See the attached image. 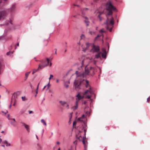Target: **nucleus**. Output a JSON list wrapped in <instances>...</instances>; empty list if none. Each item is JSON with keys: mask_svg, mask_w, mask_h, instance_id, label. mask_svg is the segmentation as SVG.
Listing matches in <instances>:
<instances>
[{"mask_svg": "<svg viewBox=\"0 0 150 150\" xmlns=\"http://www.w3.org/2000/svg\"><path fill=\"white\" fill-rule=\"evenodd\" d=\"M86 23V25L87 26H88L89 25V22L88 21H84Z\"/></svg>", "mask_w": 150, "mask_h": 150, "instance_id": "obj_28", "label": "nucleus"}, {"mask_svg": "<svg viewBox=\"0 0 150 150\" xmlns=\"http://www.w3.org/2000/svg\"><path fill=\"white\" fill-rule=\"evenodd\" d=\"M78 101L76 99V102L75 105H74L72 108V109L73 110H75L78 107Z\"/></svg>", "mask_w": 150, "mask_h": 150, "instance_id": "obj_11", "label": "nucleus"}, {"mask_svg": "<svg viewBox=\"0 0 150 150\" xmlns=\"http://www.w3.org/2000/svg\"><path fill=\"white\" fill-rule=\"evenodd\" d=\"M20 123L22 124V126H24V127L26 125L25 123H24V122H21Z\"/></svg>", "mask_w": 150, "mask_h": 150, "instance_id": "obj_32", "label": "nucleus"}, {"mask_svg": "<svg viewBox=\"0 0 150 150\" xmlns=\"http://www.w3.org/2000/svg\"><path fill=\"white\" fill-rule=\"evenodd\" d=\"M11 53L12 54L13 53V52H7L6 53V55H9Z\"/></svg>", "mask_w": 150, "mask_h": 150, "instance_id": "obj_35", "label": "nucleus"}, {"mask_svg": "<svg viewBox=\"0 0 150 150\" xmlns=\"http://www.w3.org/2000/svg\"><path fill=\"white\" fill-rule=\"evenodd\" d=\"M51 65H52V63H51V62H50V66H51Z\"/></svg>", "mask_w": 150, "mask_h": 150, "instance_id": "obj_62", "label": "nucleus"}, {"mask_svg": "<svg viewBox=\"0 0 150 150\" xmlns=\"http://www.w3.org/2000/svg\"><path fill=\"white\" fill-rule=\"evenodd\" d=\"M91 87H90L89 89L87 90L85 92L84 94H88L89 92L91 94L92 93V92L91 91Z\"/></svg>", "mask_w": 150, "mask_h": 150, "instance_id": "obj_13", "label": "nucleus"}, {"mask_svg": "<svg viewBox=\"0 0 150 150\" xmlns=\"http://www.w3.org/2000/svg\"><path fill=\"white\" fill-rule=\"evenodd\" d=\"M7 112H8V111H6V112L4 113V114H6L7 113Z\"/></svg>", "mask_w": 150, "mask_h": 150, "instance_id": "obj_63", "label": "nucleus"}, {"mask_svg": "<svg viewBox=\"0 0 150 150\" xmlns=\"http://www.w3.org/2000/svg\"><path fill=\"white\" fill-rule=\"evenodd\" d=\"M39 86H38L37 85V88L36 89L37 90H38V88H39Z\"/></svg>", "mask_w": 150, "mask_h": 150, "instance_id": "obj_52", "label": "nucleus"}, {"mask_svg": "<svg viewBox=\"0 0 150 150\" xmlns=\"http://www.w3.org/2000/svg\"><path fill=\"white\" fill-rule=\"evenodd\" d=\"M46 86H47V90L50 87V85L49 82L48 83V84H47V85H46Z\"/></svg>", "mask_w": 150, "mask_h": 150, "instance_id": "obj_31", "label": "nucleus"}, {"mask_svg": "<svg viewBox=\"0 0 150 150\" xmlns=\"http://www.w3.org/2000/svg\"><path fill=\"white\" fill-rule=\"evenodd\" d=\"M98 16L99 18V20L100 21H101L103 19V17H101L100 16Z\"/></svg>", "mask_w": 150, "mask_h": 150, "instance_id": "obj_29", "label": "nucleus"}, {"mask_svg": "<svg viewBox=\"0 0 150 150\" xmlns=\"http://www.w3.org/2000/svg\"><path fill=\"white\" fill-rule=\"evenodd\" d=\"M25 127V129H26L27 131L29 132V126L28 125H26L25 126H24Z\"/></svg>", "mask_w": 150, "mask_h": 150, "instance_id": "obj_23", "label": "nucleus"}, {"mask_svg": "<svg viewBox=\"0 0 150 150\" xmlns=\"http://www.w3.org/2000/svg\"><path fill=\"white\" fill-rule=\"evenodd\" d=\"M81 118H79L78 119V120H79V121H81Z\"/></svg>", "mask_w": 150, "mask_h": 150, "instance_id": "obj_59", "label": "nucleus"}, {"mask_svg": "<svg viewBox=\"0 0 150 150\" xmlns=\"http://www.w3.org/2000/svg\"><path fill=\"white\" fill-rule=\"evenodd\" d=\"M6 15V13L5 11H0V20L1 19H4Z\"/></svg>", "mask_w": 150, "mask_h": 150, "instance_id": "obj_8", "label": "nucleus"}, {"mask_svg": "<svg viewBox=\"0 0 150 150\" xmlns=\"http://www.w3.org/2000/svg\"><path fill=\"white\" fill-rule=\"evenodd\" d=\"M72 113H72H72H71L70 114V115L71 116H70V119H71V117H72Z\"/></svg>", "mask_w": 150, "mask_h": 150, "instance_id": "obj_44", "label": "nucleus"}, {"mask_svg": "<svg viewBox=\"0 0 150 150\" xmlns=\"http://www.w3.org/2000/svg\"><path fill=\"white\" fill-rule=\"evenodd\" d=\"M106 10L108 11V12L106 15L107 19L106 20V22L104 23V24L106 25V28L110 32L112 31V25L114 24L113 21V18L111 17L109 19L108 16L109 15H111L112 13V11H117V9L115 7H114L112 4L111 2L109 1L106 4Z\"/></svg>", "mask_w": 150, "mask_h": 150, "instance_id": "obj_1", "label": "nucleus"}, {"mask_svg": "<svg viewBox=\"0 0 150 150\" xmlns=\"http://www.w3.org/2000/svg\"><path fill=\"white\" fill-rule=\"evenodd\" d=\"M30 87L31 88H32V85L31 83H30Z\"/></svg>", "mask_w": 150, "mask_h": 150, "instance_id": "obj_50", "label": "nucleus"}, {"mask_svg": "<svg viewBox=\"0 0 150 150\" xmlns=\"http://www.w3.org/2000/svg\"><path fill=\"white\" fill-rule=\"evenodd\" d=\"M9 117V114H8V116H7V118H8V119L9 120H11V119Z\"/></svg>", "mask_w": 150, "mask_h": 150, "instance_id": "obj_45", "label": "nucleus"}, {"mask_svg": "<svg viewBox=\"0 0 150 150\" xmlns=\"http://www.w3.org/2000/svg\"><path fill=\"white\" fill-rule=\"evenodd\" d=\"M69 105L68 104H67V105H66V107L67 108H69Z\"/></svg>", "mask_w": 150, "mask_h": 150, "instance_id": "obj_49", "label": "nucleus"}, {"mask_svg": "<svg viewBox=\"0 0 150 150\" xmlns=\"http://www.w3.org/2000/svg\"><path fill=\"white\" fill-rule=\"evenodd\" d=\"M147 101L148 103L150 101V97H149L147 98Z\"/></svg>", "mask_w": 150, "mask_h": 150, "instance_id": "obj_40", "label": "nucleus"}, {"mask_svg": "<svg viewBox=\"0 0 150 150\" xmlns=\"http://www.w3.org/2000/svg\"><path fill=\"white\" fill-rule=\"evenodd\" d=\"M53 77V76L52 75V74H50V77H51V78L52 77Z\"/></svg>", "mask_w": 150, "mask_h": 150, "instance_id": "obj_53", "label": "nucleus"}, {"mask_svg": "<svg viewBox=\"0 0 150 150\" xmlns=\"http://www.w3.org/2000/svg\"><path fill=\"white\" fill-rule=\"evenodd\" d=\"M106 52L105 51L102 54V56L103 58H105L106 57Z\"/></svg>", "mask_w": 150, "mask_h": 150, "instance_id": "obj_21", "label": "nucleus"}, {"mask_svg": "<svg viewBox=\"0 0 150 150\" xmlns=\"http://www.w3.org/2000/svg\"><path fill=\"white\" fill-rule=\"evenodd\" d=\"M76 97L77 98L76 99L78 101L80 100L81 99L83 98V97H82L78 93L77 96H76Z\"/></svg>", "mask_w": 150, "mask_h": 150, "instance_id": "obj_15", "label": "nucleus"}, {"mask_svg": "<svg viewBox=\"0 0 150 150\" xmlns=\"http://www.w3.org/2000/svg\"><path fill=\"white\" fill-rule=\"evenodd\" d=\"M87 101H84L83 103L86 106L85 108H86L87 107L88 108V105L87 104Z\"/></svg>", "mask_w": 150, "mask_h": 150, "instance_id": "obj_24", "label": "nucleus"}, {"mask_svg": "<svg viewBox=\"0 0 150 150\" xmlns=\"http://www.w3.org/2000/svg\"><path fill=\"white\" fill-rule=\"evenodd\" d=\"M85 81H86V84L85 85L86 86V88H87L88 87V86H90V85L89 84V81L88 80H85Z\"/></svg>", "mask_w": 150, "mask_h": 150, "instance_id": "obj_22", "label": "nucleus"}, {"mask_svg": "<svg viewBox=\"0 0 150 150\" xmlns=\"http://www.w3.org/2000/svg\"><path fill=\"white\" fill-rule=\"evenodd\" d=\"M90 71L89 69L87 68V66L85 67V71L84 72L82 73V78H84L86 77L87 75H88Z\"/></svg>", "mask_w": 150, "mask_h": 150, "instance_id": "obj_5", "label": "nucleus"}, {"mask_svg": "<svg viewBox=\"0 0 150 150\" xmlns=\"http://www.w3.org/2000/svg\"><path fill=\"white\" fill-rule=\"evenodd\" d=\"M28 112H29V114H30L32 113V111L29 110V111H28Z\"/></svg>", "mask_w": 150, "mask_h": 150, "instance_id": "obj_47", "label": "nucleus"}, {"mask_svg": "<svg viewBox=\"0 0 150 150\" xmlns=\"http://www.w3.org/2000/svg\"><path fill=\"white\" fill-rule=\"evenodd\" d=\"M84 79L81 78H77L74 82V85L75 88L79 89L80 88V86L83 82L84 81Z\"/></svg>", "mask_w": 150, "mask_h": 150, "instance_id": "obj_3", "label": "nucleus"}, {"mask_svg": "<svg viewBox=\"0 0 150 150\" xmlns=\"http://www.w3.org/2000/svg\"><path fill=\"white\" fill-rule=\"evenodd\" d=\"M45 41L46 42V44H44V45L45 46H47V44H48V41L47 40H45Z\"/></svg>", "mask_w": 150, "mask_h": 150, "instance_id": "obj_39", "label": "nucleus"}, {"mask_svg": "<svg viewBox=\"0 0 150 150\" xmlns=\"http://www.w3.org/2000/svg\"><path fill=\"white\" fill-rule=\"evenodd\" d=\"M56 82L57 83H58L59 82V80L58 79H57L56 80Z\"/></svg>", "mask_w": 150, "mask_h": 150, "instance_id": "obj_55", "label": "nucleus"}, {"mask_svg": "<svg viewBox=\"0 0 150 150\" xmlns=\"http://www.w3.org/2000/svg\"><path fill=\"white\" fill-rule=\"evenodd\" d=\"M22 100L23 101H24L25 100V97H22Z\"/></svg>", "mask_w": 150, "mask_h": 150, "instance_id": "obj_43", "label": "nucleus"}, {"mask_svg": "<svg viewBox=\"0 0 150 150\" xmlns=\"http://www.w3.org/2000/svg\"><path fill=\"white\" fill-rule=\"evenodd\" d=\"M38 90H37L36 89V94H37L38 93Z\"/></svg>", "mask_w": 150, "mask_h": 150, "instance_id": "obj_54", "label": "nucleus"}, {"mask_svg": "<svg viewBox=\"0 0 150 150\" xmlns=\"http://www.w3.org/2000/svg\"><path fill=\"white\" fill-rule=\"evenodd\" d=\"M47 64L44 65L43 66H42V64H39L38 65V67L37 69H34L33 70L32 72V74H34L38 70H40L41 69H43L44 67L47 66L48 65L49 63V60L48 58L47 59Z\"/></svg>", "mask_w": 150, "mask_h": 150, "instance_id": "obj_4", "label": "nucleus"}, {"mask_svg": "<svg viewBox=\"0 0 150 150\" xmlns=\"http://www.w3.org/2000/svg\"><path fill=\"white\" fill-rule=\"evenodd\" d=\"M100 50L99 47L98 45H93L92 51L93 52H98Z\"/></svg>", "mask_w": 150, "mask_h": 150, "instance_id": "obj_7", "label": "nucleus"}, {"mask_svg": "<svg viewBox=\"0 0 150 150\" xmlns=\"http://www.w3.org/2000/svg\"><path fill=\"white\" fill-rule=\"evenodd\" d=\"M16 5L15 4H12L11 7L7 9L8 12L11 13H12L15 12L16 10Z\"/></svg>", "mask_w": 150, "mask_h": 150, "instance_id": "obj_6", "label": "nucleus"}, {"mask_svg": "<svg viewBox=\"0 0 150 150\" xmlns=\"http://www.w3.org/2000/svg\"><path fill=\"white\" fill-rule=\"evenodd\" d=\"M11 105H9V108H11Z\"/></svg>", "mask_w": 150, "mask_h": 150, "instance_id": "obj_58", "label": "nucleus"}, {"mask_svg": "<svg viewBox=\"0 0 150 150\" xmlns=\"http://www.w3.org/2000/svg\"><path fill=\"white\" fill-rule=\"evenodd\" d=\"M73 143L75 144H77V142L76 140L75 141L73 142Z\"/></svg>", "mask_w": 150, "mask_h": 150, "instance_id": "obj_46", "label": "nucleus"}, {"mask_svg": "<svg viewBox=\"0 0 150 150\" xmlns=\"http://www.w3.org/2000/svg\"><path fill=\"white\" fill-rule=\"evenodd\" d=\"M41 122L42 123L45 125L46 126L47 124L45 122L43 119H42L41 120Z\"/></svg>", "mask_w": 150, "mask_h": 150, "instance_id": "obj_25", "label": "nucleus"}, {"mask_svg": "<svg viewBox=\"0 0 150 150\" xmlns=\"http://www.w3.org/2000/svg\"><path fill=\"white\" fill-rule=\"evenodd\" d=\"M85 117V115H82L81 117L82 118L83 117Z\"/></svg>", "mask_w": 150, "mask_h": 150, "instance_id": "obj_57", "label": "nucleus"}, {"mask_svg": "<svg viewBox=\"0 0 150 150\" xmlns=\"http://www.w3.org/2000/svg\"><path fill=\"white\" fill-rule=\"evenodd\" d=\"M43 147V145L41 144H37V148L38 149L40 150Z\"/></svg>", "mask_w": 150, "mask_h": 150, "instance_id": "obj_16", "label": "nucleus"}, {"mask_svg": "<svg viewBox=\"0 0 150 150\" xmlns=\"http://www.w3.org/2000/svg\"><path fill=\"white\" fill-rule=\"evenodd\" d=\"M60 144V143H59V142H57V144Z\"/></svg>", "mask_w": 150, "mask_h": 150, "instance_id": "obj_60", "label": "nucleus"}, {"mask_svg": "<svg viewBox=\"0 0 150 150\" xmlns=\"http://www.w3.org/2000/svg\"><path fill=\"white\" fill-rule=\"evenodd\" d=\"M105 31H103V29H101L99 31V33H103Z\"/></svg>", "mask_w": 150, "mask_h": 150, "instance_id": "obj_42", "label": "nucleus"}, {"mask_svg": "<svg viewBox=\"0 0 150 150\" xmlns=\"http://www.w3.org/2000/svg\"><path fill=\"white\" fill-rule=\"evenodd\" d=\"M30 71H29L28 72H27L25 73V81H26L28 77V75L30 73Z\"/></svg>", "mask_w": 150, "mask_h": 150, "instance_id": "obj_14", "label": "nucleus"}, {"mask_svg": "<svg viewBox=\"0 0 150 150\" xmlns=\"http://www.w3.org/2000/svg\"><path fill=\"white\" fill-rule=\"evenodd\" d=\"M77 138L80 141H81V139H82V137L81 136H80L79 137H78Z\"/></svg>", "mask_w": 150, "mask_h": 150, "instance_id": "obj_36", "label": "nucleus"}, {"mask_svg": "<svg viewBox=\"0 0 150 150\" xmlns=\"http://www.w3.org/2000/svg\"><path fill=\"white\" fill-rule=\"evenodd\" d=\"M101 54V52H99V53H98L95 55V57L96 58L98 59V58H100L101 57H100V54Z\"/></svg>", "mask_w": 150, "mask_h": 150, "instance_id": "obj_17", "label": "nucleus"}, {"mask_svg": "<svg viewBox=\"0 0 150 150\" xmlns=\"http://www.w3.org/2000/svg\"><path fill=\"white\" fill-rule=\"evenodd\" d=\"M86 98H89L90 99V100L92 101V99H91V96H86V97H85Z\"/></svg>", "mask_w": 150, "mask_h": 150, "instance_id": "obj_30", "label": "nucleus"}, {"mask_svg": "<svg viewBox=\"0 0 150 150\" xmlns=\"http://www.w3.org/2000/svg\"><path fill=\"white\" fill-rule=\"evenodd\" d=\"M17 45L18 46H19V43H17Z\"/></svg>", "mask_w": 150, "mask_h": 150, "instance_id": "obj_64", "label": "nucleus"}, {"mask_svg": "<svg viewBox=\"0 0 150 150\" xmlns=\"http://www.w3.org/2000/svg\"><path fill=\"white\" fill-rule=\"evenodd\" d=\"M47 58H46L47 61H46V60L43 61L42 62V63L41 64H42V66H43L44 65L47 63Z\"/></svg>", "mask_w": 150, "mask_h": 150, "instance_id": "obj_18", "label": "nucleus"}, {"mask_svg": "<svg viewBox=\"0 0 150 150\" xmlns=\"http://www.w3.org/2000/svg\"><path fill=\"white\" fill-rule=\"evenodd\" d=\"M46 86H46V85L44 87H43V89H44L45 88H46Z\"/></svg>", "mask_w": 150, "mask_h": 150, "instance_id": "obj_61", "label": "nucleus"}, {"mask_svg": "<svg viewBox=\"0 0 150 150\" xmlns=\"http://www.w3.org/2000/svg\"><path fill=\"white\" fill-rule=\"evenodd\" d=\"M84 60H83L82 61V62H81V67H82L83 66L84 64Z\"/></svg>", "mask_w": 150, "mask_h": 150, "instance_id": "obj_34", "label": "nucleus"}, {"mask_svg": "<svg viewBox=\"0 0 150 150\" xmlns=\"http://www.w3.org/2000/svg\"><path fill=\"white\" fill-rule=\"evenodd\" d=\"M90 44L88 42H87V43H86V50H84V51H85L86 50H87L89 47V46H90Z\"/></svg>", "mask_w": 150, "mask_h": 150, "instance_id": "obj_26", "label": "nucleus"}, {"mask_svg": "<svg viewBox=\"0 0 150 150\" xmlns=\"http://www.w3.org/2000/svg\"><path fill=\"white\" fill-rule=\"evenodd\" d=\"M11 120H13V121H11L10 122V123H11V124L14 127L16 126V121L15 119H14V118L11 119Z\"/></svg>", "mask_w": 150, "mask_h": 150, "instance_id": "obj_10", "label": "nucleus"}, {"mask_svg": "<svg viewBox=\"0 0 150 150\" xmlns=\"http://www.w3.org/2000/svg\"><path fill=\"white\" fill-rule=\"evenodd\" d=\"M39 86H38L37 85V88L36 89L37 90H38V88H39Z\"/></svg>", "mask_w": 150, "mask_h": 150, "instance_id": "obj_51", "label": "nucleus"}, {"mask_svg": "<svg viewBox=\"0 0 150 150\" xmlns=\"http://www.w3.org/2000/svg\"><path fill=\"white\" fill-rule=\"evenodd\" d=\"M76 121H74L73 122V126H74V125H75L76 124Z\"/></svg>", "mask_w": 150, "mask_h": 150, "instance_id": "obj_41", "label": "nucleus"}, {"mask_svg": "<svg viewBox=\"0 0 150 150\" xmlns=\"http://www.w3.org/2000/svg\"><path fill=\"white\" fill-rule=\"evenodd\" d=\"M90 68L91 70H92L93 72V73H94V71L93 70L95 69V68H94V67H91Z\"/></svg>", "mask_w": 150, "mask_h": 150, "instance_id": "obj_37", "label": "nucleus"}, {"mask_svg": "<svg viewBox=\"0 0 150 150\" xmlns=\"http://www.w3.org/2000/svg\"><path fill=\"white\" fill-rule=\"evenodd\" d=\"M76 79L80 78H82V73L79 72L78 71H76L75 72Z\"/></svg>", "mask_w": 150, "mask_h": 150, "instance_id": "obj_9", "label": "nucleus"}, {"mask_svg": "<svg viewBox=\"0 0 150 150\" xmlns=\"http://www.w3.org/2000/svg\"><path fill=\"white\" fill-rule=\"evenodd\" d=\"M59 103L62 105L64 106L65 104H67V102L65 101H62L60 100L59 101Z\"/></svg>", "mask_w": 150, "mask_h": 150, "instance_id": "obj_20", "label": "nucleus"}, {"mask_svg": "<svg viewBox=\"0 0 150 150\" xmlns=\"http://www.w3.org/2000/svg\"><path fill=\"white\" fill-rule=\"evenodd\" d=\"M104 13L103 12H99V15L98 16H100V15Z\"/></svg>", "mask_w": 150, "mask_h": 150, "instance_id": "obj_33", "label": "nucleus"}, {"mask_svg": "<svg viewBox=\"0 0 150 150\" xmlns=\"http://www.w3.org/2000/svg\"><path fill=\"white\" fill-rule=\"evenodd\" d=\"M96 61H94L93 64H96Z\"/></svg>", "mask_w": 150, "mask_h": 150, "instance_id": "obj_48", "label": "nucleus"}, {"mask_svg": "<svg viewBox=\"0 0 150 150\" xmlns=\"http://www.w3.org/2000/svg\"><path fill=\"white\" fill-rule=\"evenodd\" d=\"M64 85L66 88H67L69 87L68 84L70 83V81L69 80L68 82L64 81Z\"/></svg>", "mask_w": 150, "mask_h": 150, "instance_id": "obj_12", "label": "nucleus"}, {"mask_svg": "<svg viewBox=\"0 0 150 150\" xmlns=\"http://www.w3.org/2000/svg\"><path fill=\"white\" fill-rule=\"evenodd\" d=\"M100 35H98L95 38V40H97V38L98 37H100Z\"/></svg>", "mask_w": 150, "mask_h": 150, "instance_id": "obj_38", "label": "nucleus"}, {"mask_svg": "<svg viewBox=\"0 0 150 150\" xmlns=\"http://www.w3.org/2000/svg\"><path fill=\"white\" fill-rule=\"evenodd\" d=\"M89 33L91 35H92L95 34V32L94 31H91L90 30L89 31Z\"/></svg>", "mask_w": 150, "mask_h": 150, "instance_id": "obj_27", "label": "nucleus"}, {"mask_svg": "<svg viewBox=\"0 0 150 150\" xmlns=\"http://www.w3.org/2000/svg\"><path fill=\"white\" fill-rule=\"evenodd\" d=\"M3 142L6 144V146H10L11 145L8 142V141L6 140L3 141Z\"/></svg>", "mask_w": 150, "mask_h": 150, "instance_id": "obj_19", "label": "nucleus"}, {"mask_svg": "<svg viewBox=\"0 0 150 150\" xmlns=\"http://www.w3.org/2000/svg\"><path fill=\"white\" fill-rule=\"evenodd\" d=\"M87 126V125L86 124H84V125H83L81 127V129L82 131H83L84 132V137H83V140L82 141L83 145L84 148L85 149L87 148V141H85V139L86 138L85 135L86 131V127Z\"/></svg>", "mask_w": 150, "mask_h": 150, "instance_id": "obj_2", "label": "nucleus"}, {"mask_svg": "<svg viewBox=\"0 0 150 150\" xmlns=\"http://www.w3.org/2000/svg\"><path fill=\"white\" fill-rule=\"evenodd\" d=\"M1 62L0 61V68H1Z\"/></svg>", "mask_w": 150, "mask_h": 150, "instance_id": "obj_56", "label": "nucleus"}]
</instances>
